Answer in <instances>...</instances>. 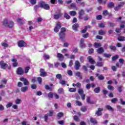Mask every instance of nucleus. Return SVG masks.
<instances>
[{
  "label": "nucleus",
  "instance_id": "obj_47",
  "mask_svg": "<svg viewBox=\"0 0 125 125\" xmlns=\"http://www.w3.org/2000/svg\"><path fill=\"white\" fill-rule=\"evenodd\" d=\"M103 15H104V16H107L109 14V12L107 10H104L103 12Z\"/></svg>",
  "mask_w": 125,
  "mask_h": 125
},
{
  "label": "nucleus",
  "instance_id": "obj_42",
  "mask_svg": "<svg viewBox=\"0 0 125 125\" xmlns=\"http://www.w3.org/2000/svg\"><path fill=\"white\" fill-rule=\"evenodd\" d=\"M78 93L81 95L82 94H83V89L80 88L78 90Z\"/></svg>",
  "mask_w": 125,
  "mask_h": 125
},
{
  "label": "nucleus",
  "instance_id": "obj_18",
  "mask_svg": "<svg viewBox=\"0 0 125 125\" xmlns=\"http://www.w3.org/2000/svg\"><path fill=\"white\" fill-rule=\"evenodd\" d=\"M12 62H13L12 64L13 67H17L18 63H17V60H16V59H13L12 60Z\"/></svg>",
  "mask_w": 125,
  "mask_h": 125
},
{
  "label": "nucleus",
  "instance_id": "obj_39",
  "mask_svg": "<svg viewBox=\"0 0 125 125\" xmlns=\"http://www.w3.org/2000/svg\"><path fill=\"white\" fill-rule=\"evenodd\" d=\"M68 91L70 92H76V88H70L68 89Z\"/></svg>",
  "mask_w": 125,
  "mask_h": 125
},
{
  "label": "nucleus",
  "instance_id": "obj_28",
  "mask_svg": "<svg viewBox=\"0 0 125 125\" xmlns=\"http://www.w3.org/2000/svg\"><path fill=\"white\" fill-rule=\"evenodd\" d=\"M94 91L95 93H99L100 92V87H97L95 88Z\"/></svg>",
  "mask_w": 125,
  "mask_h": 125
},
{
  "label": "nucleus",
  "instance_id": "obj_7",
  "mask_svg": "<svg viewBox=\"0 0 125 125\" xmlns=\"http://www.w3.org/2000/svg\"><path fill=\"white\" fill-rule=\"evenodd\" d=\"M17 74L19 75V76H22V75L24 74V71H23V69L21 67L18 68L17 70Z\"/></svg>",
  "mask_w": 125,
  "mask_h": 125
},
{
  "label": "nucleus",
  "instance_id": "obj_61",
  "mask_svg": "<svg viewBox=\"0 0 125 125\" xmlns=\"http://www.w3.org/2000/svg\"><path fill=\"white\" fill-rule=\"evenodd\" d=\"M125 5V2H122L119 4L118 6L121 8L122 6H124Z\"/></svg>",
  "mask_w": 125,
  "mask_h": 125
},
{
  "label": "nucleus",
  "instance_id": "obj_36",
  "mask_svg": "<svg viewBox=\"0 0 125 125\" xmlns=\"http://www.w3.org/2000/svg\"><path fill=\"white\" fill-rule=\"evenodd\" d=\"M1 45H2V46H3L4 49H5V48H6V47H8V44L4 42L1 43Z\"/></svg>",
  "mask_w": 125,
  "mask_h": 125
},
{
  "label": "nucleus",
  "instance_id": "obj_27",
  "mask_svg": "<svg viewBox=\"0 0 125 125\" xmlns=\"http://www.w3.org/2000/svg\"><path fill=\"white\" fill-rule=\"evenodd\" d=\"M90 121L92 124H93V125H96V124H97V121H96V120L94 118H90Z\"/></svg>",
  "mask_w": 125,
  "mask_h": 125
},
{
  "label": "nucleus",
  "instance_id": "obj_14",
  "mask_svg": "<svg viewBox=\"0 0 125 125\" xmlns=\"http://www.w3.org/2000/svg\"><path fill=\"white\" fill-rule=\"evenodd\" d=\"M102 111H103V109L102 108H98V111L96 112V115H97V116H101V115H102V113H101Z\"/></svg>",
  "mask_w": 125,
  "mask_h": 125
},
{
  "label": "nucleus",
  "instance_id": "obj_22",
  "mask_svg": "<svg viewBox=\"0 0 125 125\" xmlns=\"http://www.w3.org/2000/svg\"><path fill=\"white\" fill-rule=\"evenodd\" d=\"M79 28V24L78 23H75L72 26V29L74 31H77Z\"/></svg>",
  "mask_w": 125,
  "mask_h": 125
},
{
  "label": "nucleus",
  "instance_id": "obj_20",
  "mask_svg": "<svg viewBox=\"0 0 125 125\" xmlns=\"http://www.w3.org/2000/svg\"><path fill=\"white\" fill-rule=\"evenodd\" d=\"M98 33L100 36H104L106 35V31L101 29L98 31Z\"/></svg>",
  "mask_w": 125,
  "mask_h": 125
},
{
  "label": "nucleus",
  "instance_id": "obj_48",
  "mask_svg": "<svg viewBox=\"0 0 125 125\" xmlns=\"http://www.w3.org/2000/svg\"><path fill=\"white\" fill-rule=\"evenodd\" d=\"M48 97H49V98H53V93H52V92H49L48 94Z\"/></svg>",
  "mask_w": 125,
  "mask_h": 125
},
{
  "label": "nucleus",
  "instance_id": "obj_43",
  "mask_svg": "<svg viewBox=\"0 0 125 125\" xmlns=\"http://www.w3.org/2000/svg\"><path fill=\"white\" fill-rule=\"evenodd\" d=\"M31 69V67L30 66H27L25 68V73L27 74L28 72H29V70Z\"/></svg>",
  "mask_w": 125,
  "mask_h": 125
},
{
  "label": "nucleus",
  "instance_id": "obj_52",
  "mask_svg": "<svg viewBox=\"0 0 125 125\" xmlns=\"http://www.w3.org/2000/svg\"><path fill=\"white\" fill-rule=\"evenodd\" d=\"M117 101H118V99L117 98H113L111 100V103H113L114 104H115Z\"/></svg>",
  "mask_w": 125,
  "mask_h": 125
},
{
  "label": "nucleus",
  "instance_id": "obj_56",
  "mask_svg": "<svg viewBox=\"0 0 125 125\" xmlns=\"http://www.w3.org/2000/svg\"><path fill=\"white\" fill-rule=\"evenodd\" d=\"M90 86H91V84L90 83H88L86 85V89L89 90L90 89Z\"/></svg>",
  "mask_w": 125,
  "mask_h": 125
},
{
  "label": "nucleus",
  "instance_id": "obj_32",
  "mask_svg": "<svg viewBox=\"0 0 125 125\" xmlns=\"http://www.w3.org/2000/svg\"><path fill=\"white\" fill-rule=\"evenodd\" d=\"M58 92L60 94H62L64 93V90L63 89V88H60L58 90Z\"/></svg>",
  "mask_w": 125,
  "mask_h": 125
},
{
  "label": "nucleus",
  "instance_id": "obj_17",
  "mask_svg": "<svg viewBox=\"0 0 125 125\" xmlns=\"http://www.w3.org/2000/svg\"><path fill=\"white\" fill-rule=\"evenodd\" d=\"M50 86H49L48 85H45V89H47V90H50L51 91L52 90V86H53V84H50Z\"/></svg>",
  "mask_w": 125,
  "mask_h": 125
},
{
  "label": "nucleus",
  "instance_id": "obj_13",
  "mask_svg": "<svg viewBox=\"0 0 125 125\" xmlns=\"http://www.w3.org/2000/svg\"><path fill=\"white\" fill-rule=\"evenodd\" d=\"M75 77H78L79 78L80 80H83V75H82V73L80 72H77L75 74Z\"/></svg>",
  "mask_w": 125,
  "mask_h": 125
},
{
  "label": "nucleus",
  "instance_id": "obj_40",
  "mask_svg": "<svg viewBox=\"0 0 125 125\" xmlns=\"http://www.w3.org/2000/svg\"><path fill=\"white\" fill-rule=\"evenodd\" d=\"M118 58H119V56L116 55L112 57V61H116V60L118 59Z\"/></svg>",
  "mask_w": 125,
  "mask_h": 125
},
{
  "label": "nucleus",
  "instance_id": "obj_4",
  "mask_svg": "<svg viewBox=\"0 0 125 125\" xmlns=\"http://www.w3.org/2000/svg\"><path fill=\"white\" fill-rule=\"evenodd\" d=\"M0 66L1 69H3V70H5V69H6V67L8 66V64H7V63H5L4 62V61H1L0 62Z\"/></svg>",
  "mask_w": 125,
  "mask_h": 125
},
{
  "label": "nucleus",
  "instance_id": "obj_11",
  "mask_svg": "<svg viewBox=\"0 0 125 125\" xmlns=\"http://www.w3.org/2000/svg\"><path fill=\"white\" fill-rule=\"evenodd\" d=\"M84 40L81 39L80 42V46L81 48H85V44H84Z\"/></svg>",
  "mask_w": 125,
  "mask_h": 125
},
{
  "label": "nucleus",
  "instance_id": "obj_41",
  "mask_svg": "<svg viewBox=\"0 0 125 125\" xmlns=\"http://www.w3.org/2000/svg\"><path fill=\"white\" fill-rule=\"evenodd\" d=\"M73 119L74 121H76V122H80V118H79V117H78V116H74Z\"/></svg>",
  "mask_w": 125,
  "mask_h": 125
},
{
  "label": "nucleus",
  "instance_id": "obj_3",
  "mask_svg": "<svg viewBox=\"0 0 125 125\" xmlns=\"http://www.w3.org/2000/svg\"><path fill=\"white\" fill-rule=\"evenodd\" d=\"M18 45L19 47H26L27 46V43L23 40H21L18 42Z\"/></svg>",
  "mask_w": 125,
  "mask_h": 125
},
{
  "label": "nucleus",
  "instance_id": "obj_38",
  "mask_svg": "<svg viewBox=\"0 0 125 125\" xmlns=\"http://www.w3.org/2000/svg\"><path fill=\"white\" fill-rule=\"evenodd\" d=\"M96 65L98 66V67H102V66H103V62H97Z\"/></svg>",
  "mask_w": 125,
  "mask_h": 125
},
{
  "label": "nucleus",
  "instance_id": "obj_15",
  "mask_svg": "<svg viewBox=\"0 0 125 125\" xmlns=\"http://www.w3.org/2000/svg\"><path fill=\"white\" fill-rule=\"evenodd\" d=\"M28 89H29V86H23L21 88V92H26L28 91Z\"/></svg>",
  "mask_w": 125,
  "mask_h": 125
},
{
  "label": "nucleus",
  "instance_id": "obj_53",
  "mask_svg": "<svg viewBox=\"0 0 125 125\" xmlns=\"http://www.w3.org/2000/svg\"><path fill=\"white\" fill-rule=\"evenodd\" d=\"M82 69L84 70V71H85V72H87V71H88L87 67L86 66H85V65H83L82 67Z\"/></svg>",
  "mask_w": 125,
  "mask_h": 125
},
{
  "label": "nucleus",
  "instance_id": "obj_44",
  "mask_svg": "<svg viewBox=\"0 0 125 125\" xmlns=\"http://www.w3.org/2000/svg\"><path fill=\"white\" fill-rule=\"evenodd\" d=\"M56 77L58 80H61L62 79V75L60 74H57Z\"/></svg>",
  "mask_w": 125,
  "mask_h": 125
},
{
  "label": "nucleus",
  "instance_id": "obj_51",
  "mask_svg": "<svg viewBox=\"0 0 125 125\" xmlns=\"http://www.w3.org/2000/svg\"><path fill=\"white\" fill-rule=\"evenodd\" d=\"M102 18H103V17L102 15H98L96 16L97 20H101V19H102Z\"/></svg>",
  "mask_w": 125,
  "mask_h": 125
},
{
  "label": "nucleus",
  "instance_id": "obj_55",
  "mask_svg": "<svg viewBox=\"0 0 125 125\" xmlns=\"http://www.w3.org/2000/svg\"><path fill=\"white\" fill-rule=\"evenodd\" d=\"M31 88L32 89H36V88H37V85L36 84H33L31 85Z\"/></svg>",
  "mask_w": 125,
  "mask_h": 125
},
{
  "label": "nucleus",
  "instance_id": "obj_58",
  "mask_svg": "<svg viewBox=\"0 0 125 125\" xmlns=\"http://www.w3.org/2000/svg\"><path fill=\"white\" fill-rule=\"evenodd\" d=\"M98 79L101 81H102V80H104V76L100 75L98 77Z\"/></svg>",
  "mask_w": 125,
  "mask_h": 125
},
{
  "label": "nucleus",
  "instance_id": "obj_62",
  "mask_svg": "<svg viewBox=\"0 0 125 125\" xmlns=\"http://www.w3.org/2000/svg\"><path fill=\"white\" fill-rule=\"evenodd\" d=\"M37 20L38 23H41V22H42V18H38Z\"/></svg>",
  "mask_w": 125,
  "mask_h": 125
},
{
  "label": "nucleus",
  "instance_id": "obj_59",
  "mask_svg": "<svg viewBox=\"0 0 125 125\" xmlns=\"http://www.w3.org/2000/svg\"><path fill=\"white\" fill-rule=\"evenodd\" d=\"M12 103H8L6 105V108H9L10 107H11L12 106Z\"/></svg>",
  "mask_w": 125,
  "mask_h": 125
},
{
  "label": "nucleus",
  "instance_id": "obj_63",
  "mask_svg": "<svg viewBox=\"0 0 125 125\" xmlns=\"http://www.w3.org/2000/svg\"><path fill=\"white\" fill-rule=\"evenodd\" d=\"M89 35V34L88 33H86L85 34H83V38L86 39L87 38H88Z\"/></svg>",
  "mask_w": 125,
  "mask_h": 125
},
{
  "label": "nucleus",
  "instance_id": "obj_37",
  "mask_svg": "<svg viewBox=\"0 0 125 125\" xmlns=\"http://www.w3.org/2000/svg\"><path fill=\"white\" fill-rule=\"evenodd\" d=\"M63 114L62 112H60L57 115V118L58 119H60L62 117H63Z\"/></svg>",
  "mask_w": 125,
  "mask_h": 125
},
{
  "label": "nucleus",
  "instance_id": "obj_64",
  "mask_svg": "<svg viewBox=\"0 0 125 125\" xmlns=\"http://www.w3.org/2000/svg\"><path fill=\"white\" fill-rule=\"evenodd\" d=\"M99 26L100 28H105V25L104 23L99 24Z\"/></svg>",
  "mask_w": 125,
  "mask_h": 125
},
{
  "label": "nucleus",
  "instance_id": "obj_2",
  "mask_svg": "<svg viewBox=\"0 0 125 125\" xmlns=\"http://www.w3.org/2000/svg\"><path fill=\"white\" fill-rule=\"evenodd\" d=\"M62 16H63V13H62L61 10H58L57 11H56L54 15V19H55V20H57L60 18H61Z\"/></svg>",
  "mask_w": 125,
  "mask_h": 125
},
{
  "label": "nucleus",
  "instance_id": "obj_50",
  "mask_svg": "<svg viewBox=\"0 0 125 125\" xmlns=\"http://www.w3.org/2000/svg\"><path fill=\"white\" fill-rule=\"evenodd\" d=\"M67 31V29H66V28L65 27H62L61 29L60 33H65Z\"/></svg>",
  "mask_w": 125,
  "mask_h": 125
},
{
  "label": "nucleus",
  "instance_id": "obj_8",
  "mask_svg": "<svg viewBox=\"0 0 125 125\" xmlns=\"http://www.w3.org/2000/svg\"><path fill=\"white\" fill-rule=\"evenodd\" d=\"M40 76L41 77H46L47 73L44 70V69L41 68L40 69Z\"/></svg>",
  "mask_w": 125,
  "mask_h": 125
},
{
  "label": "nucleus",
  "instance_id": "obj_30",
  "mask_svg": "<svg viewBox=\"0 0 125 125\" xmlns=\"http://www.w3.org/2000/svg\"><path fill=\"white\" fill-rule=\"evenodd\" d=\"M40 7H41V5H40V3H39L38 4L34 6V9L35 11H37Z\"/></svg>",
  "mask_w": 125,
  "mask_h": 125
},
{
  "label": "nucleus",
  "instance_id": "obj_49",
  "mask_svg": "<svg viewBox=\"0 0 125 125\" xmlns=\"http://www.w3.org/2000/svg\"><path fill=\"white\" fill-rule=\"evenodd\" d=\"M61 65L62 68H64V69H66V68H67V65H66L64 62H62Z\"/></svg>",
  "mask_w": 125,
  "mask_h": 125
},
{
  "label": "nucleus",
  "instance_id": "obj_26",
  "mask_svg": "<svg viewBox=\"0 0 125 125\" xmlns=\"http://www.w3.org/2000/svg\"><path fill=\"white\" fill-rule=\"evenodd\" d=\"M87 103H89V104H93L94 102L91 100H90V98L89 97H87L86 98Z\"/></svg>",
  "mask_w": 125,
  "mask_h": 125
},
{
  "label": "nucleus",
  "instance_id": "obj_1",
  "mask_svg": "<svg viewBox=\"0 0 125 125\" xmlns=\"http://www.w3.org/2000/svg\"><path fill=\"white\" fill-rule=\"evenodd\" d=\"M2 24L4 27H8V28H12L14 26V22L12 21L8 22L7 19H4L2 22Z\"/></svg>",
  "mask_w": 125,
  "mask_h": 125
},
{
  "label": "nucleus",
  "instance_id": "obj_29",
  "mask_svg": "<svg viewBox=\"0 0 125 125\" xmlns=\"http://www.w3.org/2000/svg\"><path fill=\"white\" fill-rule=\"evenodd\" d=\"M100 46H101V43L98 42L94 43V47H95V48H98V47H100Z\"/></svg>",
  "mask_w": 125,
  "mask_h": 125
},
{
  "label": "nucleus",
  "instance_id": "obj_25",
  "mask_svg": "<svg viewBox=\"0 0 125 125\" xmlns=\"http://www.w3.org/2000/svg\"><path fill=\"white\" fill-rule=\"evenodd\" d=\"M57 56L58 58H60V60H63L64 59V56L62 54L58 53L57 54Z\"/></svg>",
  "mask_w": 125,
  "mask_h": 125
},
{
  "label": "nucleus",
  "instance_id": "obj_60",
  "mask_svg": "<svg viewBox=\"0 0 125 125\" xmlns=\"http://www.w3.org/2000/svg\"><path fill=\"white\" fill-rule=\"evenodd\" d=\"M31 4H36L37 3V0H30Z\"/></svg>",
  "mask_w": 125,
  "mask_h": 125
},
{
  "label": "nucleus",
  "instance_id": "obj_12",
  "mask_svg": "<svg viewBox=\"0 0 125 125\" xmlns=\"http://www.w3.org/2000/svg\"><path fill=\"white\" fill-rule=\"evenodd\" d=\"M60 39L61 41H64L65 38H66V34L65 33H59Z\"/></svg>",
  "mask_w": 125,
  "mask_h": 125
},
{
  "label": "nucleus",
  "instance_id": "obj_16",
  "mask_svg": "<svg viewBox=\"0 0 125 125\" xmlns=\"http://www.w3.org/2000/svg\"><path fill=\"white\" fill-rule=\"evenodd\" d=\"M87 59L90 64H94V63H95V61H94V60L92 59V57H91V56L88 57Z\"/></svg>",
  "mask_w": 125,
  "mask_h": 125
},
{
  "label": "nucleus",
  "instance_id": "obj_21",
  "mask_svg": "<svg viewBox=\"0 0 125 125\" xmlns=\"http://www.w3.org/2000/svg\"><path fill=\"white\" fill-rule=\"evenodd\" d=\"M17 22L19 24H20L21 25L24 24L25 23L24 20H22L21 18H18L17 20Z\"/></svg>",
  "mask_w": 125,
  "mask_h": 125
},
{
  "label": "nucleus",
  "instance_id": "obj_57",
  "mask_svg": "<svg viewBox=\"0 0 125 125\" xmlns=\"http://www.w3.org/2000/svg\"><path fill=\"white\" fill-rule=\"evenodd\" d=\"M81 110L82 111V112H85V111L87 110L86 107L83 106L81 108Z\"/></svg>",
  "mask_w": 125,
  "mask_h": 125
},
{
  "label": "nucleus",
  "instance_id": "obj_45",
  "mask_svg": "<svg viewBox=\"0 0 125 125\" xmlns=\"http://www.w3.org/2000/svg\"><path fill=\"white\" fill-rule=\"evenodd\" d=\"M37 81L39 82V83L41 84V83H42V77H38L37 78Z\"/></svg>",
  "mask_w": 125,
  "mask_h": 125
},
{
  "label": "nucleus",
  "instance_id": "obj_24",
  "mask_svg": "<svg viewBox=\"0 0 125 125\" xmlns=\"http://www.w3.org/2000/svg\"><path fill=\"white\" fill-rule=\"evenodd\" d=\"M43 8L45 10H49V9H50V6L48 4L46 3L45 5L43 6Z\"/></svg>",
  "mask_w": 125,
  "mask_h": 125
},
{
  "label": "nucleus",
  "instance_id": "obj_6",
  "mask_svg": "<svg viewBox=\"0 0 125 125\" xmlns=\"http://www.w3.org/2000/svg\"><path fill=\"white\" fill-rule=\"evenodd\" d=\"M81 67V63H80V62L76 61L75 62L74 68L76 71L80 70V68Z\"/></svg>",
  "mask_w": 125,
  "mask_h": 125
},
{
  "label": "nucleus",
  "instance_id": "obj_10",
  "mask_svg": "<svg viewBox=\"0 0 125 125\" xmlns=\"http://www.w3.org/2000/svg\"><path fill=\"white\" fill-rule=\"evenodd\" d=\"M20 81H21V82H23V84L24 85H29V81L28 80H27V79L25 78H21Z\"/></svg>",
  "mask_w": 125,
  "mask_h": 125
},
{
  "label": "nucleus",
  "instance_id": "obj_46",
  "mask_svg": "<svg viewBox=\"0 0 125 125\" xmlns=\"http://www.w3.org/2000/svg\"><path fill=\"white\" fill-rule=\"evenodd\" d=\"M67 73L69 76H73V71L71 70H67Z\"/></svg>",
  "mask_w": 125,
  "mask_h": 125
},
{
  "label": "nucleus",
  "instance_id": "obj_9",
  "mask_svg": "<svg viewBox=\"0 0 125 125\" xmlns=\"http://www.w3.org/2000/svg\"><path fill=\"white\" fill-rule=\"evenodd\" d=\"M79 18L80 20L83 19V15H84V10L81 9L79 11Z\"/></svg>",
  "mask_w": 125,
  "mask_h": 125
},
{
  "label": "nucleus",
  "instance_id": "obj_23",
  "mask_svg": "<svg viewBox=\"0 0 125 125\" xmlns=\"http://www.w3.org/2000/svg\"><path fill=\"white\" fill-rule=\"evenodd\" d=\"M46 3L45 2H44V1H41L39 2V4L40 5V7L41 8H43V7L45 5Z\"/></svg>",
  "mask_w": 125,
  "mask_h": 125
},
{
  "label": "nucleus",
  "instance_id": "obj_31",
  "mask_svg": "<svg viewBox=\"0 0 125 125\" xmlns=\"http://www.w3.org/2000/svg\"><path fill=\"white\" fill-rule=\"evenodd\" d=\"M118 40L119 42H124L125 37H124V36H119L118 38Z\"/></svg>",
  "mask_w": 125,
  "mask_h": 125
},
{
  "label": "nucleus",
  "instance_id": "obj_34",
  "mask_svg": "<svg viewBox=\"0 0 125 125\" xmlns=\"http://www.w3.org/2000/svg\"><path fill=\"white\" fill-rule=\"evenodd\" d=\"M21 102H22V101L19 99H17L15 101V104H21Z\"/></svg>",
  "mask_w": 125,
  "mask_h": 125
},
{
  "label": "nucleus",
  "instance_id": "obj_5",
  "mask_svg": "<svg viewBox=\"0 0 125 125\" xmlns=\"http://www.w3.org/2000/svg\"><path fill=\"white\" fill-rule=\"evenodd\" d=\"M60 28H61V23L57 22L56 26L54 28V32L55 33H58V32H59V29H60Z\"/></svg>",
  "mask_w": 125,
  "mask_h": 125
},
{
  "label": "nucleus",
  "instance_id": "obj_35",
  "mask_svg": "<svg viewBox=\"0 0 125 125\" xmlns=\"http://www.w3.org/2000/svg\"><path fill=\"white\" fill-rule=\"evenodd\" d=\"M69 14L71 16H75L77 14V12L75 11H72L69 12Z\"/></svg>",
  "mask_w": 125,
  "mask_h": 125
},
{
  "label": "nucleus",
  "instance_id": "obj_19",
  "mask_svg": "<svg viewBox=\"0 0 125 125\" xmlns=\"http://www.w3.org/2000/svg\"><path fill=\"white\" fill-rule=\"evenodd\" d=\"M97 52L99 54H101V53H103L104 52V49H103V47H100L97 49Z\"/></svg>",
  "mask_w": 125,
  "mask_h": 125
},
{
  "label": "nucleus",
  "instance_id": "obj_33",
  "mask_svg": "<svg viewBox=\"0 0 125 125\" xmlns=\"http://www.w3.org/2000/svg\"><path fill=\"white\" fill-rule=\"evenodd\" d=\"M63 16L64 18H66V19H71V17L67 14V13H64L63 14Z\"/></svg>",
  "mask_w": 125,
  "mask_h": 125
},
{
  "label": "nucleus",
  "instance_id": "obj_54",
  "mask_svg": "<svg viewBox=\"0 0 125 125\" xmlns=\"http://www.w3.org/2000/svg\"><path fill=\"white\" fill-rule=\"evenodd\" d=\"M93 52H94V50L93 48H91L89 49L88 50L89 54H92V53H93Z\"/></svg>",
  "mask_w": 125,
  "mask_h": 125
}]
</instances>
